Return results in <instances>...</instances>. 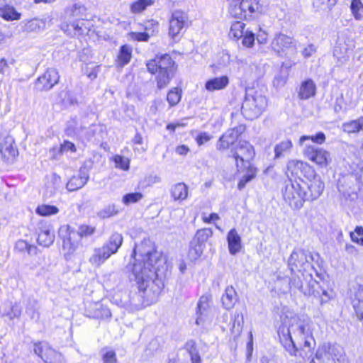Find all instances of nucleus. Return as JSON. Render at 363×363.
<instances>
[{"label":"nucleus","instance_id":"obj_1","mask_svg":"<svg viewBox=\"0 0 363 363\" xmlns=\"http://www.w3.org/2000/svg\"><path fill=\"white\" fill-rule=\"evenodd\" d=\"M132 256L135 257L131 271L141 296L148 303L157 301L164 286L158 274L159 266L164 262L162 254L151 241L145 240L134 248Z\"/></svg>","mask_w":363,"mask_h":363},{"label":"nucleus","instance_id":"obj_2","mask_svg":"<svg viewBox=\"0 0 363 363\" xmlns=\"http://www.w3.org/2000/svg\"><path fill=\"white\" fill-rule=\"evenodd\" d=\"M313 323L305 315L294 316L289 320L288 325L279 328V340L291 356H296L298 350L311 352L315 346L313 335Z\"/></svg>","mask_w":363,"mask_h":363},{"label":"nucleus","instance_id":"obj_3","mask_svg":"<svg viewBox=\"0 0 363 363\" xmlns=\"http://www.w3.org/2000/svg\"><path fill=\"white\" fill-rule=\"evenodd\" d=\"M229 12L235 18L250 21L259 16L262 6L259 0H233Z\"/></svg>","mask_w":363,"mask_h":363},{"label":"nucleus","instance_id":"obj_4","mask_svg":"<svg viewBox=\"0 0 363 363\" xmlns=\"http://www.w3.org/2000/svg\"><path fill=\"white\" fill-rule=\"evenodd\" d=\"M291 273L288 289L295 293L301 291L305 296H317L320 294L318 289L319 283L313 278L312 273Z\"/></svg>","mask_w":363,"mask_h":363},{"label":"nucleus","instance_id":"obj_5","mask_svg":"<svg viewBox=\"0 0 363 363\" xmlns=\"http://www.w3.org/2000/svg\"><path fill=\"white\" fill-rule=\"evenodd\" d=\"M267 100L265 96L257 91H247L242 105V113L248 120L258 118L265 110Z\"/></svg>","mask_w":363,"mask_h":363},{"label":"nucleus","instance_id":"obj_6","mask_svg":"<svg viewBox=\"0 0 363 363\" xmlns=\"http://www.w3.org/2000/svg\"><path fill=\"white\" fill-rule=\"evenodd\" d=\"M312 259V255L308 252L302 249H295L288 260V266L291 273H312L314 269Z\"/></svg>","mask_w":363,"mask_h":363},{"label":"nucleus","instance_id":"obj_7","mask_svg":"<svg viewBox=\"0 0 363 363\" xmlns=\"http://www.w3.org/2000/svg\"><path fill=\"white\" fill-rule=\"evenodd\" d=\"M311 363H347V361L340 345H329L318 350L315 359Z\"/></svg>","mask_w":363,"mask_h":363},{"label":"nucleus","instance_id":"obj_8","mask_svg":"<svg viewBox=\"0 0 363 363\" xmlns=\"http://www.w3.org/2000/svg\"><path fill=\"white\" fill-rule=\"evenodd\" d=\"M284 199L294 209L301 208L305 201H306V191L303 190L300 182L295 181L290 182L285 187Z\"/></svg>","mask_w":363,"mask_h":363},{"label":"nucleus","instance_id":"obj_9","mask_svg":"<svg viewBox=\"0 0 363 363\" xmlns=\"http://www.w3.org/2000/svg\"><path fill=\"white\" fill-rule=\"evenodd\" d=\"M255 152L253 146L247 141H240L238 147L233 152L238 171H242L251 167L250 161L254 158Z\"/></svg>","mask_w":363,"mask_h":363},{"label":"nucleus","instance_id":"obj_10","mask_svg":"<svg viewBox=\"0 0 363 363\" xmlns=\"http://www.w3.org/2000/svg\"><path fill=\"white\" fill-rule=\"evenodd\" d=\"M272 50L279 56H286L288 52L295 54L297 52L296 42L289 35L279 33L275 34L271 43Z\"/></svg>","mask_w":363,"mask_h":363},{"label":"nucleus","instance_id":"obj_11","mask_svg":"<svg viewBox=\"0 0 363 363\" xmlns=\"http://www.w3.org/2000/svg\"><path fill=\"white\" fill-rule=\"evenodd\" d=\"M311 178L307 177L306 180L299 179L300 184L303 190L306 191V197L307 200H314L318 198L324 189V183L322 182L320 176L315 172L308 173Z\"/></svg>","mask_w":363,"mask_h":363},{"label":"nucleus","instance_id":"obj_12","mask_svg":"<svg viewBox=\"0 0 363 363\" xmlns=\"http://www.w3.org/2000/svg\"><path fill=\"white\" fill-rule=\"evenodd\" d=\"M304 150L306 157L320 167H326L331 161L328 151L314 145H306Z\"/></svg>","mask_w":363,"mask_h":363},{"label":"nucleus","instance_id":"obj_13","mask_svg":"<svg viewBox=\"0 0 363 363\" xmlns=\"http://www.w3.org/2000/svg\"><path fill=\"white\" fill-rule=\"evenodd\" d=\"M174 62L171 57L164 54L156 56L154 59L147 62L146 66L148 72L152 74L163 72H173Z\"/></svg>","mask_w":363,"mask_h":363},{"label":"nucleus","instance_id":"obj_14","mask_svg":"<svg viewBox=\"0 0 363 363\" xmlns=\"http://www.w3.org/2000/svg\"><path fill=\"white\" fill-rule=\"evenodd\" d=\"M188 26V16L181 11H175L169 20V35L172 38L179 37L183 29Z\"/></svg>","mask_w":363,"mask_h":363},{"label":"nucleus","instance_id":"obj_15","mask_svg":"<svg viewBox=\"0 0 363 363\" xmlns=\"http://www.w3.org/2000/svg\"><path fill=\"white\" fill-rule=\"evenodd\" d=\"M34 352L45 363H61L63 360L62 354L46 343H35Z\"/></svg>","mask_w":363,"mask_h":363},{"label":"nucleus","instance_id":"obj_16","mask_svg":"<svg viewBox=\"0 0 363 363\" xmlns=\"http://www.w3.org/2000/svg\"><path fill=\"white\" fill-rule=\"evenodd\" d=\"M211 296L208 295L202 296L197 304L198 317L196 323L198 325H203L206 323H211L213 318L211 310L210 308Z\"/></svg>","mask_w":363,"mask_h":363},{"label":"nucleus","instance_id":"obj_17","mask_svg":"<svg viewBox=\"0 0 363 363\" xmlns=\"http://www.w3.org/2000/svg\"><path fill=\"white\" fill-rule=\"evenodd\" d=\"M59 79L60 76L57 69L49 68L42 76L38 78L35 86L39 91L50 90L58 83Z\"/></svg>","mask_w":363,"mask_h":363},{"label":"nucleus","instance_id":"obj_18","mask_svg":"<svg viewBox=\"0 0 363 363\" xmlns=\"http://www.w3.org/2000/svg\"><path fill=\"white\" fill-rule=\"evenodd\" d=\"M245 128L240 125L227 130L218 140V150H226L238 139Z\"/></svg>","mask_w":363,"mask_h":363},{"label":"nucleus","instance_id":"obj_19","mask_svg":"<svg viewBox=\"0 0 363 363\" xmlns=\"http://www.w3.org/2000/svg\"><path fill=\"white\" fill-rule=\"evenodd\" d=\"M286 175L290 177H298L303 171L308 173H313V169L307 163L301 160H291L286 164Z\"/></svg>","mask_w":363,"mask_h":363},{"label":"nucleus","instance_id":"obj_20","mask_svg":"<svg viewBox=\"0 0 363 363\" xmlns=\"http://www.w3.org/2000/svg\"><path fill=\"white\" fill-rule=\"evenodd\" d=\"M77 234L74 231L69 232L63 240L62 249L65 252L66 259L74 254L79 246V240Z\"/></svg>","mask_w":363,"mask_h":363},{"label":"nucleus","instance_id":"obj_21","mask_svg":"<svg viewBox=\"0 0 363 363\" xmlns=\"http://www.w3.org/2000/svg\"><path fill=\"white\" fill-rule=\"evenodd\" d=\"M86 311L87 315L93 318L104 319L111 315L110 310L99 302L90 303Z\"/></svg>","mask_w":363,"mask_h":363},{"label":"nucleus","instance_id":"obj_22","mask_svg":"<svg viewBox=\"0 0 363 363\" xmlns=\"http://www.w3.org/2000/svg\"><path fill=\"white\" fill-rule=\"evenodd\" d=\"M0 152L6 160H13L18 155V150L14 146V140L11 137L5 138L1 143Z\"/></svg>","mask_w":363,"mask_h":363},{"label":"nucleus","instance_id":"obj_23","mask_svg":"<svg viewBox=\"0 0 363 363\" xmlns=\"http://www.w3.org/2000/svg\"><path fill=\"white\" fill-rule=\"evenodd\" d=\"M228 250L230 255H235L242 249L241 237L235 228L231 229L227 235Z\"/></svg>","mask_w":363,"mask_h":363},{"label":"nucleus","instance_id":"obj_24","mask_svg":"<svg viewBox=\"0 0 363 363\" xmlns=\"http://www.w3.org/2000/svg\"><path fill=\"white\" fill-rule=\"evenodd\" d=\"M123 238L118 233H113L108 240L101 246L110 256L116 254L122 245Z\"/></svg>","mask_w":363,"mask_h":363},{"label":"nucleus","instance_id":"obj_25","mask_svg":"<svg viewBox=\"0 0 363 363\" xmlns=\"http://www.w3.org/2000/svg\"><path fill=\"white\" fill-rule=\"evenodd\" d=\"M158 28V23L153 21H148L145 26V32H132L131 38L138 41H147L150 36L152 35L155 30Z\"/></svg>","mask_w":363,"mask_h":363},{"label":"nucleus","instance_id":"obj_26","mask_svg":"<svg viewBox=\"0 0 363 363\" xmlns=\"http://www.w3.org/2000/svg\"><path fill=\"white\" fill-rule=\"evenodd\" d=\"M229 84V79L227 76L210 79L205 83V89L213 92L224 89Z\"/></svg>","mask_w":363,"mask_h":363},{"label":"nucleus","instance_id":"obj_27","mask_svg":"<svg viewBox=\"0 0 363 363\" xmlns=\"http://www.w3.org/2000/svg\"><path fill=\"white\" fill-rule=\"evenodd\" d=\"M110 257L108 253L102 247H96L94 249L93 253L89 259V262L91 266L99 267Z\"/></svg>","mask_w":363,"mask_h":363},{"label":"nucleus","instance_id":"obj_28","mask_svg":"<svg viewBox=\"0 0 363 363\" xmlns=\"http://www.w3.org/2000/svg\"><path fill=\"white\" fill-rule=\"evenodd\" d=\"M316 86L312 79H307L303 82L298 91V97L301 99L306 100L315 96Z\"/></svg>","mask_w":363,"mask_h":363},{"label":"nucleus","instance_id":"obj_29","mask_svg":"<svg viewBox=\"0 0 363 363\" xmlns=\"http://www.w3.org/2000/svg\"><path fill=\"white\" fill-rule=\"evenodd\" d=\"M21 314V308L17 303L11 301L5 302L4 309L0 311V315L3 317H8L10 320L18 318Z\"/></svg>","mask_w":363,"mask_h":363},{"label":"nucleus","instance_id":"obj_30","mask_svg":"<svg viewBox=\"0 0 363 363\" xmlns=\"http://www.w3.org/2000/svg\"><path fill=\"white\" fill-rule=\"evenodd\" d=\"M293 143L291 140L286 139L275 145L274 147V160H278L289 154L292 150Z\"/></svg>","mask_w":363,"mask_h":363},{"label":"nucleus","instance_id":"obj_31","mask_svg":"<svg viewBox=\"0 0 363 363\" xmlns=\"http://www.w3.org/2000/svg\"><path fill=\"white\" fill-rule=\"evenodd\" d=\"M55 235L48 226H42L39 228L38 242L43 247H49L54 242Z\"/></svg>","mask_w":363,"mask_h":363},{"label":"nucleus","instance_id":"obj_32","mask_svg":"<svg viewBox=\"0 0 363 363\" xmlns=\"http://www.w3.org/2000/svg\"><path fill=\"white\" fill-rule=\"evenodd\" d=\"M171 195L175 201H183L187 199L189 195V187L183 183L179 182L174 184L171 189Z\"/></svg>","mask_w":363,"mask_h":363},{"label":"nucleus","instance_id":"obj_33","mask_svg":"<svg viewBox=\"0 0 363 363\" xmlns=\"http://www.w3.org/2000/svg\"><path fill=\"white\" fill-rule=\"evenodd\" d=\"M89 177L85 173L80 172L79 174L73 176L67 184V189L70 191H76L83 187L88 182Z\"/></svg>","mask_w":363,"mask_h":363},{"label":"nucleus","instance_id":"obj_34","mask_svg":"<svg viewBox=\"0 0 363 363\" xmlns=\"http://www.w3.org/2000/svg\"><path fill=\"white\" fill-rule=\"evenodd\" d=\"M352 306L357 317L363 320V285L356 290L352 298Z\"/></svg>","mask_w":363,"mask_h":363},{"label":"nucleus","instance_id":"obj_35","mask_svg":"<svg viewBox=\"0 0 363 363\" xmlns=\"http://www.w3.org/2000/svg\"><path fill=\"white\" fill-rule=\"evenodd\" d=\"M236 302V291L233 286H228L222 296L223 306L227 310L231 309Z\"/></svg>","mask_w":363,"mask_h":363},{"label":"nucleus","instance_id":"obj_36","mask_svg":"<svg viewBox=\"0 0 363 363\" xmlns=\"http://www.w3.org/2000/svg\"><path fill=\"white\" fill-rule=\"evenodd\" d=\"M0 16L6 21H15L20 19L21 14L13 6L5 5L0 8Z\"/></svg>","mask_w":363,"mask_h":363},{"label":"nucleus","instance_id":"obj_37","mask_svg":"<svg viewBox=\"0 0 363 363\" xmlns=\"http://www.w3.org/2000/svg\"><path fill=\"white\" fill-rule=\"evenodd\" d=\"M342 130L347 133H356L363 128V117L342 124Z\"/></svg>","mask_w":363,"mask_h":363},{"label":"nucleus","instance_id":"obj_38","mask_svg":"<svg viewBox=\"0 0 363 363\" xmlns=\"http://www.w3.org/2000/svg\"><path fill=\"white\" fill-rule=\"evenodd\" d=\"M132 56V48L129 45H124L121 47L118 55L117 57V63L123 67L128 64Z\"/></svg>","mask_w":363,"mask_h":363},{"label":"nucleus","instance_id":"obj_39","mask_svg":"<svg viewBox=\"0 0 363 363\" xmlns=\"http://www.w3.org/2000/svg\"><path fill=\"white\" fill-rule=\"evenodd\" d=\"M245 24L241 21H236L232 23L229 35L236 40H238L244 35L245 33Z\"/></svg>","mask_w":363,"mask_h":363},{"label":"nucleus","instance_id":"obj_40","mask_svg":"<svg viewBox=\"0 0 363 363\" xmlns=\"http://www.w3.org/2000/svg\"><path fill=\"white\" fill-rule=\"evenodd\" d=\"M243 323V315L239 313H235L233 325L230 328L231 333L235 337L240 336L242 330Z\"/></svg>","mask_w":363,"mask_h":363},{"label":"nucleus","instance_id":"obj_41","mask_svg":"<svg viewBox=\"0 0 363 363\" xmlns=\"http://www.w3.org/2000/svg\"><path fill=\"white\" fill-rule=\"evenodd\" d=\"M46 26V21L43 19L35 18L29 21L25 26V28L28 32H37L44 30Z\"/></svg>","mask_w":363,"mask_h":363},{"label":"nucleus","instance_id":"obj_42","mask_svg":"<svg viewBox=\"0 0 363 363\" xmlns=\"http://www.w3.org/2000/svg\"><path fill=\"white\" fill-rule=\"evenodd\" d=\"M118 211L115 204H108L97 212L98 218L106 219L118 214Z\"/></svg>","mask_w":363,"mask_h":363},{"label":"nucleus","instance_id":"obj_43","mask_svg":"<svg viewBox=\"0 0 363 363\" xmlns=\"http://www.w3.org/2000/svg\"><path fill=\"white\" fill-rule=\"evenodd\" d=\"M204 246L194 241H191L188 256L192 261L196 260L203 253Z\"/></svg>","mask_w":363,"mask_h":363},{"label":"nucleus","instance_id":"obj_44","mask_svg":"<svg viewBox=\"0 0 363 363\" xmlns=\"http://www.w3.org/2000/svg\"><path fill=\"white\" fill-rule=\"evenodd\" d=\"M157 76L156 77L157 85L158 89H162L165 88L170 82L172 77V72H157Z\"/></svg>","mask_w":363,"mask_h":363},{"label":"nucleus","instance_id":"obj_45","mask_svg":"<svg viewBox=\"0 0 363 363\" xmlns=\"http://www.w3.org/2000/svg\"><path fill=\"white\" fill-rule=\"evenodd\" d=\"M155 0H138L130 6V11L134 13L143 11L147 6H151Z\"/></svg>","mask_w":363,"mask_h":363},{"label":"nucleus","instance_id":"obj_46","mask_svg":"<svg viewBox=\"0 0 363 363\" xmlns=\"http://www.w3.org/2000/svg\"><path fill=\"white\" fill-rule=\"evenodd\" d=\"M350 9L356 20H360L363 17V0H353Z\"/></svg>","mask_w":363,"mask_h":363},{"label":"nucleus","instance_id":"obj_47","mask_svg":"<svg viewBox=\"0 0 363 363\" xmlns=\"http://www.w3.org/2000/svg\"><path fill=\"white\" fill-rule=\"evenodd\" d=\"M36 213L43 216H50L57 214L59 209L55 206L41 205L36 208Z\"/></svg>","mask_w":363,"mask_h":363},{"label":"nucleus","instance_id":"obj_48","mask_svg":"<svg viewBox=\"0 0 363 363\" xmlns=\"http://www.w3.org/2000/svg\"><path fill=\"white\" fill-rule=\"evenodd\" d=\"M308 140H311L314 143L321 145L325 141V135L323 132H319L315 135H303L299 139V144L302 145Z\"/></svg>","mask_w":363,"mask_h":363},{"label":"nucleus","instance_id":"obj_49","mask_svg":"<svg viewBox=\"0 0 363 363\" xmlns=\"http://www.w3.org/2000/svg\"><path fill=\"white\" fill-rule=\"evenodd\" d=\"M181 97L182 91L177 88H174L168 92L167 100L172 107L177 105L180 101Z\"/></svg>","mask_w":363,"mask_h":363},{"label":"nucleus","instance_id":"obj_50","mask_svg":"<svg viewBox=\"0 0 363 363\" xmlns=\"http://www.w3.org/2000/svg\"><path fill=\"white\" fill-rule=\"evenodd\" d=\"M211 235V231L208 229H202L197 231L193 241L204 246L205 242Z\"/></svg>","mask_w":363,"mask_h":363},{"label":"nucleus","instance_id":"obj_51","mask_svg":"<svg viewBox=\"0 0 363 363\" xmlns=\"http://www.w3.org/2000/svg\"><path fill=\"white\" fill-rule=\"evenodd\" d=\"M247 169V174H245L242 177V179H240L238 184V187L239 189H242L245 186L246 184L251 181L255 177L256 169L252 168V167H250V168Z\"/></svg>","mask_w":363,"mask_h":363},{"label":"nucleus","instance_id":"obj_52","mask_svg":"<svg viewBox=\"0 0 363 363\" xmlns=\"http://www.w3.org/2000/svg\"><path fill=\"white\" fill-rule=\"evenodd\" d=\"M142 198L143 194L140 192L130 193L123 197V202L125 205H129L139 201Z\"/></svg>","mask_w":363,"mask_h":363},{"label":"nucleus","instance_id":"obj_53","mask_svg":"<svg viewBox=\"0 0 363 363\" xmlns=\"http://www.w3.org/2000/svg\"><path fill=\"white\" fill-rule=\"evenodd\" d=\"M95 232V228L93 226L87 225H82L77 232L76 233L77 234L78 238H83V237H88L93 235Z\"/></svg>","mask_w":363,"mask_h":363},{"label":"nucleus","instance_id":"obj_54","mask_svg":"<svg viewBox=\"0 0 363 363\" xmlns=\"http://www.w3.org/2000/svg\"><path fill=\"white\" fill-rule=\"evenodd\" d=\"M114 162L116 167H119L123 170H128L130 167V160L127 157L116 155L114 157Z\"/></svg>","mask_w":363,"mask_h":363},{"label":"nucleus","instance_id":"obj_55","mask_svg":"<svg viewBox=\"0 0 363 363\" xmlns=\"http://www.w3.org/2000/svg\"><path fill=\"white\" fill-rule=\"evenodd\" d=\"M102 360L104 363H117L116 352L111 350H104Z\"/></svg>","mask_w":363,"mask_h":363},{"label":"nucleus","instance_id":"obj_56","mask_svg":"<svg viewBox=\"0 0 363 363\" xmlns=\"http://www.w3.org/2000/svg\"><path fill=\"white\" fill-rule=\"evenodd\" d=\"M318 290L320 291V294L314 296L320 297L321 304L328 302L330 299H332L334 297V292L332 290L328 291L321 289L320 286L319 289H318Z\"/></svg>","mask_w":363,"mask_h":363},{"label":"nucleus","instance_id":"obj_57","mask_svg":"<svg viewBox=\"0 0 363 363\" xmlns=\"http://www.w3.org/2000/svg\"><path fill=\"white\" fill-rule=\"evenodd\" d=\"M86 12V8L81 4H75L71 9L72 16L74 17H82Z\"/></svg>","mask_w":363,"mask_h":363},{"label":"nucleus","instance_id":"obj_58","mask_svg":"<svg viewBox=\"0 0 363 363\" xmlns=\"http://www.w3.org/2000/svg\"><path fill=\"white\" fill-rule=\"evenodd\" d=\"M242 38H243L242 42L243 45L247 48H251L253 46L255 38V35L252 31L246 30L244 35H242Z\"/></svg>","mask_w":363,"mask_h":363},{"label":"nucleus","instance_id":"obj_59","mask_svg":"<svg viewBox=\"0 0 363 363\" xmlns=\"http://www.w3.org/2000/svg\"><path fill=\"white\" fill-rule=\"evenodd\" d=\"M15 247L19 252H28V254H30L31 250L34 249L32 245L23 240L17 241Z\"/></svg>","mask_w":363,"mask_h":363},{"label":"nucleus","instance_id":"obj_60","mask_svg":"<svg viewBox=\"0 0 363 363\" xmlns=\"http://www.w3.org/2000/svg\"><path fill=\"white\" fill-rule=\"evenodd\" d=\"M76 150L77 149L75 145L73 143L68 140H65L64 143L60 145L59 149V155L68 151H70L71 152H75Z\"/></svg>","mask_w":363,"mask_h":363},{"label":"nucleus","instance_id":"obj_61","mask_svg":"<svg viewBox=\"0 0 363 363\" xmlns=\"http://www.w3.org/2000/svg\"><path fill=\"white\" fill-rule=\"evenodd\" d=\"M212 135H211L207 132H201L196 137L195 140L198 145L201 146L210 141Z\"/></svg>","mask_w":363,"mask_h":363},{"label":"nucleus","instance_id":"obj_62","mask_svg":"<svg viewBox=\"0 0 363 363\" xmlns=\"http://www.w3.org/2000/svg\"><path fill=\"white\" fill-rule=\"evenodd\" d=\"M10 64H13V60L9 62L6 59L0 60V73L5 75L9 74L11 70Z\"/></svg>","mask_w":363,"mask_h":363},{"label":"nucleus","instance_id":"obj_63","mask_svg":"<svg viewBox=\"0 0 363 363\" xmlns=\"http://www.w3.org/2000/svg\"><path fill=\"white\" fill-rule=\"evenodd\" d=\"M316 52V47L313 45H308L302 52L304 57L308 58L312 56Z\"/></svg>","mask_w":363,"mask_h":363},{"label":"nucleus","instance_id":"obj_64","mask_svg":"<svg viewBox=\"0 0 363 363\" xmlns=\"http://www.w3.org/2000/svg\"><path fill=\"white\" fill-rule=\"evenodd\" d=\"M185 348L189 354L198 351L196 347V342L193 340H189L186 343Z\"/></svg>","mask_w":363,"mask_h":363}]
</instances>
